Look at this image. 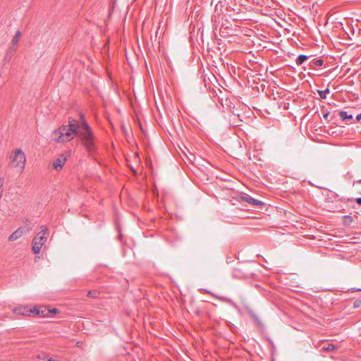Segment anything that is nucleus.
<instances>
[{"instance_id":"nucleus-1","label":"nucleus","mask_w":361,"mask_h":361,"mask_svg":"<svg viewBox=\"0 0 361 361\" xmlns=\"http://www.w3.org/2000/svg\"><path fill=\"white\" fill-rule=\"evenodd\" d=\"M76 135L81 137L82 142L88 153L93 154L96 149L94 135L82 115L80 116L79 121L75 119L69 120L68 125L63 126L54 130L51 138L56 142H65L73 140Z\"/></svg>"},{"instance_id":"nucleus-2","label":"nucleus","mask_w":361,"mask_h":361,"mask_svg":"<svg viewBox=\"0 0 361 361\" xmlns=\"http://www.w3.org/2000/svg\"><path fill=\"white\" fill-rule=\"evenodd\" d=\"M41 229L32 240V250L34 254H38L40 252L49 235V230L46 226H42Z\"/></svg>"},{"instance_id":"nucleus-3","label":"nucleus","mask_w":361,"mask_h":361,"mask_svg":"<svg viewBox=\"0 0 361 361\" xmlns=\"http://www.w3.org/2000/svg\"><path fill=\"white\" fill-rule=\"evenodd\" d=\"M26 158L24 152L18 149L13 155L11 156V165L13 167H18L23 171L25 168Z\"/></svg>"},{"instance_id":"nucleus-4","label":"nucleus","mask_w":361,"mask_h":361,"mask_svg":"<svg viewBox=\"0 0 361 361\" xmlns=\"http://www.w3.org/2000/svg\"><path fill=\"white\" fill-rule=\"evenodd\" d=\"M37 310V307L28 309L25 306L16 307L13 310V312L16 314L23 315V316H31L33 315V312Z\"/></svg>"},{"instance_id":"nucleus-5","label":"nucleus","mask_w":361,"mask_h":361,"mask_svg":"<svg viewBox=\"0 0 361 361\" xmlns=\"http://www.w3.org/2000/svg\"><path fill=\"white\" fill-rule=\"evenodd\" d=\"M67 159L64 154H61L56 159L53 161V166L56 171H59L62 169L65 164Z\"/></svg>"},{"instance_id":"nucleus-6","label":"nucleus","mask_w":361,"mask_h":361,"mask_svg":"<svg viewBox=\"0 0 361 361\" xmlns=\"http://www.w3.org/2000/svg\"><path fill=\"white\" fill-rule=\"evenodd\" d=\"M25 233V229L23 228L20 227L9 235L8 240L9 241L16 240L18 238H20L21 236H23Z\"/></svg>"},{"instance_id":"nucleus-7","label":"nucleus","mask_w":361,"mask_h":361,"mask_svg":"<svg viewBox=\"0 0 361 361\" xmlns=\"http://www.w3.org/2000/svg\"><path fill=\"white\" fill-rule=\"evenodd\" d=\"M243 200L253 206H261L263 202L260 200H256L250 196H245L242 197Z\"/></svg>"},{"instance_id":"nucleus-8","label":"nucleus","mask_w":361,"mask_h":361,"mask_svg":"<svg viewBox=\"0 0 361 361\" xmlns=\"http://www.w3.org/2000/svg\"><path fill=\"white\" fill-rule=\"evenodd\" d=\"M33 315H39L41 317H47L49 316L48 309L43 306L37 307V310L33 312Z\"/></svg>"},{"instance_id":"nucleus-9","label":"nucleus","mask_w":361,"mask_h":361,"mask_svg":"<svg viewBox=\"0 0 361 361\" xmlns=\"http://www.w3.org/2000/svg\"><path fill=\"white\" fill-rule=\"evenodd\" d=\"M248 313H249L250 317L254 320V322H255V324L257 326H259L260 328L264 327L263 323L262 322V321L260 320V319L259 318V317L257 315L256 313H255L252 310H250L248 312Z\"/></svg>"},{"instance_id":"nucleus-10","label":"nucleus","mask_w":361,"mask_h":361,"mask_svg":"<svg viewBox=\"0 0 361 361\" xmlns=\"http://www.w3.org/2000/svg\"><path fill=\"white\" fill-rule=\"evenodd\" d=\"M16 51V47H10L7 51H6V53L4 56V60L5 61H9L11 60V59L12 58V56H13L15 51Z\"/></svg>"},{"instance_id":"nucleus-11","label":"nucleus","mask_w":361,"mask_h":361,"mask_svg":"<svg viewBox=\"0 0 361 361\" xmlns=\"http://www.w3.org/2000/svg\"><path fill=\"white\" fill-rule=\"evenodd\" d=\"M21 36V32L20 31H17L16 32V35L15 36L13 37L12 41H11V46L12 47H16V46L20 40V37Z\"/></svg>"},{"instance_id":"nucleus-12","label":"nucleus","mask_w":361,"mask_h":361,"mask_svg":"<svg viewBox=\"0 0 361 361\" xmlns=\"http://www.w3.org/2000/svg\"><path fill=\"white\" fill-rule=\"evenodd\" d=\"M324 64V61L320 59H313L310 65L312 68H314V66H322Z\"/></svg>"},{"instance_id":"nucleus-13","label":"nucleus","mask_w":361,"mask_h":361,"mask_svg":"<svg viewBox=\"0 0 361 361\" xmlns=\"http://www.w3.org/2000/svg\"><path fill=\"white\" fill-rule=\"evenodd\" d=\"M309 56H306V55H303V54H300L299 55L296 60H295V63L298 65V66H300L302 65L305 61H307L308 59Z\"/></svg>"},{"instance_id":"nucleus-14","label":"nucleus","mask_w":361,"mask_h":361,"mask_svg":"<svg viewBox=\"0 0 361 361\" xmlns=\"http://www.w3.org/2000/svg\"><path fill=\"white\" fill-rule=\"evenodd\" d=\"M338 114L342 120L351 119L353 121V115L351 114H348L347 111H341Z\"/></svg>"},{"instance_id":"nucleus-15","label":"nucleus","mask_w":361,"mask_h":361,"mask_svg":"<svg viewBox=\"0 0 361 361\" xmlns=\"http://www.w3.org/2000/svg\"><path fill=\"white\" fill-rule=\"evenodd\" d=\"M336 348H337L336 346L334 345V344L329 343L326 345H324L322 348V350L324 351H333V350H336Z\"/></svg>"},{"instance_id":"nucleus-16","label":"nucleus","mask_w":361,"mask_h":361,"mask_svg":"<svg viewBox=\"0 0 361 361\" xmlns=\"http://www.w3.org/2000/svg\"><path fill=\"white\" fill-rule=\"evenodd\" d=\"M99 294L100 293L97 290H89L87 293V296L92 298H97L99 296Z\"/></svg>"},{"instance_id":"nucleus-17","label":"nucleus","mask_w":361,"mask_h":361,"mask_svg":"<svg viewBox=\"0 0 361 361\" xmlns=\"http://www.w3.org/2000/svg\"><path fill=\"white\" fill-rule=\"evenodd\" d=\"M329 89L326 88L324 90H319L318 93L321 99H326V94L329 93Z\"/></svg>"},{"instance_id":"nucleus-18","label":"nucleus","mask_w":361,"mask_h":361,"mask_svg":"<svg viewBox=\"0 0 361 361\" xmlns=\"http://www.w3.org/2000/svg\"><path fill=\"white\" fill-rule=\"evenodd\" d=\"M360 304H361V300H356L354 302V303H353V307H354L355 308H357V307H360Z\"/></svg>"},{"instance_id":"nucleus-19","label":"nucleus","mask_w":361,"mask_h":361,"mask_svg":"<svg viewBox=\"0 0 361 361\" xmlns=\"http://www.w3.org/2000/svg\"><path fill=\"white\" fill-rule=\"evenodd\" d=\"M360 120H361V113L360 114H358L356 116L355 120H353L352 122H350V123H355L356 122H358Z\"/></svg>"},{"instance_id":"nucleus-20","label":"nucleus","mask_w":361,"mask_h":361,"mask_svg":"<svg viewBox=\"0 0 361 361\" xmlns=\"http://www.w3.org/2000/svg\"><path fill=\"white\" fill-rule=\"evenodd\" d=\"M48 312H49V314L50 313L51 314L56 313L58 312V310L56 308H54V309H51V310H49L48 309Z\"/></svg>"},{"instance_id":"nucleus-21","label":"nucleus","mask_w":361,"mask_h":361,"mask_svg":"<svg viewBox=\"0 0 361 361\" xmlns=\"http://www.w3.org/2000/svg\"><path fill=\"white\" fill-rule=\"evenodd\" d=\"M355 202H356L358 204L361 205V197H357V198H356V199H355Z\"/></svg>"},{"instance_id":"nucleus-22","label":"nucleus","mask_w":361,"mask_h":361,"mask_svg":"<svg viewBox=\"0 0 361 361\" xmlns=\"http://www.w3.org/2000/svg\"><path fill=\"white\" fill-rule=\"evenodd\" d=\"M221 300L226 302L228 301V300L226 299V298H221Z\"/></svg>"},{"instance_id":"nucleus-23","label":"nucleus","mask_w":361,"mask_h":361,"mask_svg":"<svg viewBox=\"0 0 361 361\" xmlns=\"http://www.w3.org/2000/svg\"><path fill=\"white\" fill-rule=\"evenodd\" d=\"M329 115V112H327V113H326V114L324 115V118H327Z\"/></svg>"},{"instance_id":"nucleus-24","label":"nucleus","mask_w":361,"mask_h":361,"mask_svg":"<svg viewBox=\"0 0 361 361\" xmlns=\"http://www.w3.org/2000/svg\"><path fill=\"white\" fill-rule=\"evenodd\" d=\"M47 361H56V360H54V359H52V358H49V359H48Z\"/></svg>"},{"instance_id":"nucleus-25","label":"nucleus","mask_w":361,"mask_h":361,"mask_svg":"<svg viewBox=\"0 0 361 361\" xmlns=\"http://www.w3.org/2000/svg\"><path fill=\"white\" fill-rule=\"evenodd\" d=\"M355 290L356 291H361V289L359 288V289H356Z\"/></svg>"}]
</instances>
